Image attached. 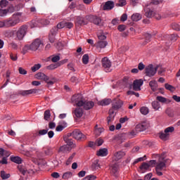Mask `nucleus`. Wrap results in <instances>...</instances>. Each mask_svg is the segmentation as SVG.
<instances>
[{"label":"nucleus","mask_w":180,"mask_h":180,"mask_svg":"<svg viewBox=\"0 0 180 180\" xmlns=\"http://www.w3.org/2000/svg\"><path fill=\"white\" fill-rule=\"evenodd\" d=\"M60 67V63H53L46 67L47 70H56Z\"/></svg>","instance_id":"obj_34"},{"label":"nucleus","mask_w":180,"mask_h":180,"mask_svg":"<svg viewBox=\"0 0 180 180\" xmlns=\"http://www.w3.org/2000/svg\"><path fill=\"white\" fill-rule=\"evenodd\" d=\"M115 8V2L112 1H108L103 6V11H112Z\"/></svg>","instance_id":"obj_15"},{"label":"nucleus","mask_w":180,"mask_h":180,"mask_svg":"<svg viewBox=\"0 0 180 180\" xmlns=\"http://www.w3.org/2000/svg\"><path fill=\"white\" fill-rule=\"evenodd\" d=\"M116 116V113H115V110L110 109L109 110V116L107 117L108 124H110L112 122L115 120V117Z\"/></svg>","instance_id":"obj_18"},{"label":"nucleus","mask_w":180,"mask_h":180,"mask_svg":"<svg viewBox=\"0 0 180 180\" xmlns=\"http://www.w3.org/2000/svg\"><path fill=\"white\" fill-rule=\"evenodd\" d=\"M108 46V41H98L96 44V49H105Z\"/></svg>","instance_id":"obj_23"},{"label":"nucleus","mask_w":180,"mask_h":180,"mask_svg":"<svg viewBox=\"0 0 180 180\" xmlns=\"http://www.w3.org/2000/svg\"><path fill=\"white\" fill-rule=\"evenodd\" d=\"M82 106L84 107V109H85V110H89V109H92V108L95 106V103H94V101H88L84 100L83 101V105Z\"/></svg>","instance_id":"obj_19"},{"label":"nucleus","mask_w":180,"mask_h":180,"mask_svg":"<svg viewBox=\"0 0 180 180\" xmlns=\"http://www.w3.org/2000/svg\"><path fill=\"white\" fill-rule=\"evenodd\" d=\"M84 115V110L82 108H77L73 112L75 119H79Z\"/></svg>","instance_id":"obj_16"},{"label":"nucleus","mask_w":180,"mask_h":180,"mask_svg":"<svg viewBox=\"0 0 180 180\" xmlns=\"http://www.w3.org/2000/svg\"><path fill=\"white\" fill-rule=\"evenodd\" d=\"M63 179H70V178H72V172H66L62 176Z\"/></svg>","instance_id":"obj_32"},{"label":"nucleus","mask_w":180,"mask_h":180,"mask_svg":"<svg viewBox=\"0 0 180 180\" xmlns=\"http://www.w3.org/2000/svg\"><path fill=\"white\" fill-rule=\"evenodd\" d=\"M45 155H53V148H46L44 150Z\"/></svg>","instance_id":"obj_37"},{"label":"nucleus","mask_w":180,"mask_h":180,"mask_svg":"<svg viewBox=\"0 0 180 180\" xmlns=\"http://www.w3.org/2000/svg\"><path fill=\"white\" fill-rule=\"evenodd\" d=\"M143 79H136L133 83L134 91H141V86L143 85Z\"/></svg>","instance_id":"obj_14"},{"label":"nucleus","mask_w":180,"mask_h":180,"mask_svg":"<svg viewBox=\"0 0 180 180\" xmlns=\"http://www.w3.org/2000/svg\"><path fill=\"white\" fill-rule=\"evenodd\" d=\"M49 58L51 60L52 63H58V61H60V56L58 55H53L52 56H50Z\"/></svg>","instance_id":"obj_33"},{"label":"nucleus","mask_w":180,"mask_h":180,"mask_svg":"<svg viewBox=\"0 0 180 180\" xmlns=\"http://www.w3.org/2000/svg\"><path fill=\"white\" fill-rule=\"evenodd\" d=\"M159 137L160 139H161V140L167 141V140H168V139L169 138V134H167L165 131L164 132L159 133Z\"/></svg>","instance_id":"obj_27"},{"label":"nucleus","mask_w":180,"mask_h":180,"mask_svg":"<svg viewBox=\"0 0 180 180\" xmlns=\"http://www.w3.org/2000/svg\"><path fill=\"white\" fill-rule=\"evenodd\" d=\"M127 94L128 95H135V96H136V98H139V96H140V94H139V93H136V92L133 91H127Z\"/></svg>","instance_id":"obj_60"},{"label":"nucleus","mask_w":180,"mask_h":180,"mask_svg":"<svg viewBox=\"0 0 180 180\" xmlns=\"http://www.w3.org/2000/svg\"><path fill=\"white\" fill-rule=\"evenodd\" d=\"M1 178L2 179H8V178H11V174H6V172H5V171L2 170L1 172Z\"/></svg>","instance_id":"obj_35"},{"label":"nucleus","mask_w":180,"mask_h":180,"mask_svg":"<svg viewBox=\"0 0 180 180\" xmlns=\"http://www.w3.org/2000/svg\"><path fill=\"white\" fill-rule=\"evenodd\" d=\"M8 1L6 0H1L0 1V6L1 8H6V6H8Z\"/></svg>","instance_id":"obj_52"},{"label":"nucleus","mask_w":180,"mask_h":180,"mask_svg":"<svg viewBox=\"0 0 180 180\" xmlns=\"http://www.w3.org/2000/svg\"><path fill=\"white\" fill-rule=\"evenodd\" d=\"M56 35H52L51 34H49V39L50 43H54V41L56 40Z\"/></svg>","instance_id":"obj_61"},{"label":"nucleus","mask_w":180,"mask_h":180,"mask_svg":"<svg viewBox=\"0 0 180 180\" xmlns=\"http://www.w3.org/2000/svg\"><path fill=\"white\" fill-rule=\"evenodd\" d=\"M85 101V98L82 96V94H75L72 97V102L75 103L78 106V108H81V106L84 105V101Z\"/></svg>","instance_id":"obj_7"},{"label":"nucleus","mask_w":180,"mask_h":180,"mask_svg":"<svg viewBox=\"0 0 180 180\" xmlns=\"http://www.w3.org/2000/svg\"><path fill=\"white\" fill-rule=\"evenodd\" d=\"M63 140L65 143H66L67 146H68L69 147H71V146H72V147H77V145L74 144L72 139L65 136L63 138Z\"/></svg>","instance_id":"obj_24"},{"label":"nucleus","mask_w":180,"mask_h":180,"mask_svg":"<svg viewBox=\"0 0 180 180\" xmlns=\"http://www.w3.org/2000/svg\"><path fill=\"white\" fill-rule=\"evenodd\" d=\"M20 22V14L18 13L13 14L11 17L4 21H0V27H13V26H16Z\"/></svg>","instance_id":"obj_1"},{"label":"nucleus","mask_w":180,"mask_h":180,"mask_svg":"<svg viewBox=\"0 0 180 180\" xmlns=\"http://www.w3.org/2000/svg\"><path fill=\"white\" fill-rule=\"evenodd\" d=\"M157 70H158V67L154 68V65H149L145 68V74L147 77H154L157 73Z\"/></svg>","instance_id":"obj_11"},{"label":"nucleus","mask_w":180,"mask_h":180,"mask_svg":"<svg viewBox=\"0 0 180 180\" xmlns=\"http://www.w3.org/2000/svg\"><path fill=\"white\" fill-rule=\"evenodd\" d=\"M152 108H153L155 110H158L160 108V103H158V101L152 102Z\"/></svg>","instance_id":"obj_40"},{"label":"nucleus","mask_w":180,"mask_h":180,"mask_svg":"<svg viewBox=\"0 0 180 180\" xmlns=\"http://www.w3.org/2000/svg\"><path fill=\"white\" fill-rule=\"evenodd\" d=\"M82 62L83 64H88V63H89V56H88V54H84L82 57Z\"/></svg>","instance_id":"obj_41"},{"label":"nucleus","mask_w":180,"mask_h":180,"mask_svg":"<svg viewBox=\"0 0 180 180\" xmlns=\"http://www.w3.org/2000/svg\"><path fill=\"white\" fill-rule=\"evenodd\" d=\"M149 86L153 92L158 89V83L155 80H152L149 82Z\"/></svg>","instance_id":"obj_22"},{"label":"nucleus","mask_w":180,"mask_h":180,"mask_svg":"<svg viewBox=\"0 0 180 180\" xmlns=\"http://www.w3.org/2000/svg\"><path fill=\"white\" fill-rule=\"evenodd\" d=\"M167 153L163 152L160 155H158V157L159 158V162L157 164L156 166V169H164V168H165L166 165L165 162H167L165 161V158L167 157Z\"/></svg>","instance_id":"obj_8"},{"label":"nucleus","mask_w":180,"mask_h":180,"mask_svg":"<svg viewBox=\"0 0 180 180\" xmlns=\"http://www.w3.org/2000/svg\"><path fill=\"white\" fill-rule=\"evenodd\" d=\"M91 168L94 170H96V169H99L100 167H99V163L98 162V161L94 162L92 165H91Z\"/></svg>","instance_id":"obj_49"},{"label":"nucleus","mask_w":180,"mask_h":180,"mask_svg":"<svg viewBox=\"0 0 180 180\" xmlns=\"http://www.w3.org/2000/svg\"><path fill=\"white\" fill-rule=\"evenodd\" d=\"M50 116H51L50 111L49 110H46L44 113V119L45 120H49V119H50Z\"/></svg>","instance_id":"obj_42"},{"label":"nucleus","mask_w":180,"mask_h":180,"mask_svg":"<svg viewBox=\"0 0 180 180\" xmlns=\"http://www.w3.org/2000/svg\"><path fill=\"white\" fill-rule=\"evenodd\" d=\"M157 101H158L159 102H161L162 103H165V102H167V99L165 98V97H162L161 96H158L156 97Z\"/></svg>","instance_id":"obj_48"},{"label":"nucleus","mask_w":180,"mask_h":180,"mask_svg":"<svg viewBox=\"0 0 180 180\" xmlns=\"http://www.w3.org/2000/svg\"><path fill=\"white\" fill-rule=\"evenodd\" d=\"M18 171H20V172H21L22 175H26V172H27V169L25 168V166L18 165Z\"/></svg>","instance_id":"obj_36"},{"label":"nucleus","mask_w":180,"mask_h":180,"mask_svg":"<svg viewBox=\"0 0 180 180\" xmlns=\"http://www.w3.org/2000/svg\"><path fill=\"white\" fill-rule=\"evenodd\" d=\"M97 155L98 157H106L108 155V150L106 148L100 149L97 152Z\"/></svg>","instance_id":"obj_26"},{"label":"nucleus","mask_w":180,"mask_h":180,"mask_svg":"<svg viewBox=\"0 0 180 180\" xmlns=\"http://www.w3.org/2000/svg\"><path fill=\"white\" fill-rule=\"evenodd\" d=\"M44 46V44H43V41L39 38H37L32 41L31 44H27L23 47L22 53L25 54V53H27L29 50H31V51H36L39 50V49H41V47Z\"/></svg>","instance_id":"obj_3"},{"label":"nucleus","mask_w":180,"mask_h":180,"mask_svg":"<svg viewBox=\"0 0 180 180\" xmlns=\"http://www.w3.org/2000/svg\"><path fill=\"white\" fill-rule=\"evenodd\" d=\"M112 103V100L110 98H105L98 102V105L101 106H108V105H110Z\"/></svg>","instance_id":"obj_25"},{"label":"nucleus","mask_w":180,"mask_h":180,"mask_svg":"<svg viewBox=\"0 0 180 180\" xmlns=\"http://www.w3.org/2000/svg\"><path fill=\"white\" fill-rule=\"evenodd\" d=\"M60 151L63 153H69V151H71V147L68 145H64L60 148Z\"/></svg>","instance_id":"obj_28"},{"label":"nucleus","mask_w":180,"mask_h":180,"mask_svg":"<svg viewBox=\"0 0 180 180\" xmlns=\"http://www.w3.org/2000/svg\"><path fill=\"white\" fill-rule=\"evenodd\" d=\"M74 27V24L72 22L65 21V27H67L68 29H72V27Z\"/></svg>","instance_id":"obj_53"},{"label":"nucleus","mask_w":180,"mask_h":180,"mask_svg":"<svg viewBox=\"0 0 180 180\" xmlns=\"http://www.w3.org/2000/svg\"><path fill=\"white\" fill-rule=\"evenodd\" d=\"M86 19L91 22V23H94L96 26H103L102 22V18L97 15H87L86 16Z\"/></svg>","instance_id":"obj_10"},{"label":"nucleus","mask_w":180,"mask_h":180,"mask_svg":"<svg viewBox=\"0 0 180 180\" xmlns=\"http://www.w3.org/2000/svg\"><path fill=\"white\" fill-rule=\"evenodd\" d=\"M123 106V101L119 98H114L112 101V110H118Z\"/></svg>","instance_id":"obj_13"},{"label":"nucleus","mask_w":180,"mask_h":180,"mask_svg":"<svg viewBox=\"0 0 180 180\" xmlns=\"http://www.w3.org/2000/svg\"><path fill=\"white\" fill-rule=\"evenodd\" d=\"M140 112L142 115H148V108L147 107H142L140 109Z\"/></svg>","instance_id":"obj_43"},{"label":"nucleus","mask_w":180,"mask_h":180,"mask_svg":"<svg viewBox=\"0 0 180 180\" xmlns=\"http://www.w3.org/2000/svg\"><path fill=\"white\" fill-rule=\"evenodd\" d=\"M131 18L134 22H139V20H141V14L136 13L133 14Z\"/></svg>","instance_id":"obj_30"},{"label":"nucleus","mask_w":180,"mask_h":180,"mask_svg":"<svg viewBox=\"0 0 180 180\" xmlns=\"http://www.w3.org/2000/svg\"><path fill=\"white\" fill-rule=\"evenodd\" d=\"M75 153H72V155L69 157V158L66 161V165H70L72 162V160H74V158L75 157Z\"/></svg>","instance_id":"obj_44"},{"label":"nucleus","mask_w":180,"mask_h":180,"mask_svg":"<svg viewBox=\"0 0 180 180\" xmlns=\"http://www.w3.org/2000/svg\"><path fill=\"white\" fill-rule=\"evenodd\" d=\"M147 129H148V123L143 122L141 124H137L135 129H133L127 134H124V136H126L128 139H133L137 136V133L144 131V130H147Z\"/></svg>","instance_id":"obj_4"},{"label":"nucleus","mask_w":180,"mask_h":180,"mask_svg":"<svg viewBox=\"0 0 180 180\" xmlns=\"http://www.w3.org/2000/svg\"><path fill=\"white\" fill-rule=\"evenodd\" d=\"M125 153L123 151H119V152H116L114 154V160L115 161H119V160H121V158H123V157H124Z\"/></svg>","instance_id":"obj_21"},{"label":"nucleus","mask_w":180,"mask_h":180,"mask_svg":"<svg viewBox=\"0 0 180 180\" xmlns=\"http://www.w3.org/2000/svg\"><path fill=\"white\" fill-rule=\"evenodd\" d=\"M102 132H103V128H98L95 130V133L97 134V136H99V134H101Z\"/></svg>","instance_id":"obj_63"},{"label":"nucleus","mask_w":180,"mask_h":180,"mask_svg":"<svg viewBox=\"0 0 180 180\" xmlns=\"http://www.w3.org/2000/svg\"><path fill=\"white\" fill-rule=\"evenodd\" d=\"M112 174H116L119 171V165L115 163L111 165L110 168Z\"/></svg>","instance_id":"obj_31"},{"label":"nucleus","mask_w":180,"mask_h":180,"mask_svg":"<svg viewBox=\"0 0 180 180\" xmlns=\"http://www.w3.org/2000/svg\"><path fill=\"white\" fill-rule=\"evenodd\" d=\"M57 32H58V28L55 27L51 30V34L56 36Z\"/></svg>","instance_id":"obj_56"},{"label":"nucleus","mask_w":180,"mask_h":180,"mask_svg":"<svg viewBox=\"0 0 180 180\" xmlns=\"http://www.w3.org/2000/svg\"><path fill=\"white\" fill-rule=\"evenodd\" d=\"M10 58L12 60V61H16V60H18V54H10Z\"/></svg>","instance_id":"obj_58"},{"label":"nucleus","mask_w":180,"mask_h":180,"mask_svg":"<svg viewBox=\"0 0 180 180\" xmlns=\"http://www.w3.org/2000/svg\"><path fill=\"white\" fill-rule=\"evenodd\" d=\"M35 78H37V79H41L42 81H45V82L47 83L48 85H54V84L57 82V79L56 77H49L43 72L37 73L35 75Z\"/></svg>","instance_id":"obj_6"},{"label":"nucleus","mask_w":180,"mask_h":180,"mask_svg":"<svg viewBox=\"0 0 180 180\" xmlns=\"http://www.w3.org/2000/svg\"><path fill=\"white\" fill-rule=\"evenodd\" d=\"M151 37H152L151 34H149V33L145 34L146 43H150V41H151Z\"/></svg>","instance_id":"obj_47"},{"label":"nucleus","mask_w":180,"mask_h":180,"mask_svg":"<svg viewBox=\"0 0 180 180\" xmlns=\"http://www.w3.org/2000/svg\"><path fill=\"white\" fill-rule=\"evenodd\" d=\"M143 11L145 13L144 15L145 16H146V18H154L155 16L158 20H160V19H161V15H158V17H157L155 8H154V6H152L151 4L146 5L143 8Z\"/></svg>","instance_id":"obj_5"},{"label":"nucleus","mask_w":180,"mask_h":180,"mask_svg":"<svg viewBox=\"0 0 180 180\" xmlns=\"http://www.w3.org/2000/svg\"><path fill=\"white\" fill-rule=\"evenodd\" d=\"M96 144L99 147L103 144V139H98L96 141Z\"/></svg>","instance_id":"obj_62"},{"label":"nucleus","mask_w":180,"mask_h":180,"mask_svg":"<svg viewBox=\"0 0 180 180\" xmlns=\"http://www.w3.org/2000/svg\"><path fill=\"white\" fill-rule=\"evenodd\" d=\"M11 161H12V162H15V164H22V158L18 156H11Z\"/></svg>","instance_id":"obj_29"},{"label":"nucleus","mask_w":180,"mask_h":180,"mask_svg":"<svg viewBox=\"0 0 180 180\" xmlns=\"http://www.w3.org/2000/svg\"><path fill=\"white\" fill-rule=\"evenodd\" d=\"M40 68H41V65L38 63L34 65L33 67H32L31 70L32 72H36V71H37L38 70H40Z\"/></svg>","instance_id":"obj_39"},{"label":"nucleus","mask_w":180,"mask_h":180,"mask_svg":"<svg viewBox=\"0 0 180 180\" xmlns=\"http://www.w3.org/2000/svg\"><path fill=\"white\" fill-rule=\"evenodd\" d=\"M103 68H104L105 72H110L112 71V69H110V67H112V62L109 60L108 58H103L101 60Z\"/></svg>","instance_id":"obj_12"},{"label":"nucleus","mask_w":180,"mask_h":180,"mask_svg":"<svg viewBox=\"0 0 180 180\" xmlns=\"http://www.w3.org/2000/svg\"><path fill=\"white\" fill-rule=\"evenodd\" d=\"M70 136L73 137V139H75V140L84 141L86 140V136L79 129H75L71 134Z\"/></svg>","instance_id":"obj_9"},{"label":"nucleus","mask_w":180,"mask_h":180,"mask_svg":"<svg viewBox=\"0 0 180 180\" xmlns=\"http://www.w3.org/2000/svg\"><path fill=\"white\" fill-rule=\"evenodd\" d=\"M124 5H126V0H119V2L115 4V6H124Z\"/></svg>","instance_id":"obj_51"},{"label":"nucleus","mask_w":180,"mask_h":180,"mask_svg":"<svg viewBox=\"0 0 180 180\" xmlns=\"http://www.w3.org/2000/svg\"><path fill=\"white\" fill-rule=\"evenodd\" d=\"M58 29H63V27H65V21H62L60 22H59L58 25H57V27H56Z\"/></svg>","instance_id":"obj_54"},{"label":"nucleus","mask_w":180,"mask_h":180,"mask_svg":"<svg viewBox=\"0 0 180 180\" xmlns=\"http://www.w3.org/2000/svg\"><path fill=\"white\" fill-rule=\"evenodd\" d=\"M20 94L22 96H27V95H32V94H37V89H31L30 90H23L20 91Z\"/></svg>","instance_id":"obj_20"},{"label":"nucleus","mask_w":180,"mask_h":180,"mask_svg":"<svg viewBox=\"0 0 180 180\" xmlns=\"http://www.w3.org/2000/svg\"><path fill=\"white\" fill-rule=\"evenodd\" d=\"M172 27L173 30H176L177 32H179V30H180L179 25H178L176 23H173L172 25Z\"/></svg>","instance_id":"obj_55"},{"label":"nucleus","mask_w":180,"mask_h":180,"mask_svg":"<svg viewBox=\"0 0 180 180\" xmlns=\"http://www.w3.org/2000/svg\"><path fill=\"white\" fill-rule=\"evenodd\" d=\"M6 13H8V10L4 9H0V16H5V15H6Z\"/></svg>","instance_id":"obj_64"},{"label":"nucleus","mask_w":180,"mask_h":180,"mask_svg":"<svg viewBox=\"0 0 180 180\" xmlns=\"http://www.w3.org/2000/svg\"><path fill=\"white\" fill-rule=\"evenodd\" d=\"M149 168H150V165L146 162L142 163V165L140 166L141 169H148Z\"/></svg>","instance_id":"obj_50"},{"label":"nucleus","mask_w":180,"mask_h":180,"mask_svg":"<svg viewBox=\"0 0 180 180\" xmlns=\"http://www.w3.org/2000/svg\"><path fill=\"white\" fill-rule=\"evenodd\" d=\"M7 36H12L14 37L15 40H23V37L26 36V33H27V25H22L18 31H6V32Z\"/></svg>","instance_id":"obj_2"},{"label":"nucleus","mask_w":180,"mask_h":180,"mask_svg":"<svg viewBox=\"0 0 180 180\" xmlns=\"http://www.w3.org/2000/svg\"><path fill=\"white\" fill-rule=\"evenodd\" d=\"M165 88L167 91H170V92H174V91H175V88L172 85L169 84L168 83H166L165 84Z\"/></svg>","instance_id":"obj_38"},{"label":"nucleus","mask_w":180,"mask_h":180,"mask_svg":"<svg viewBox=\"0 0 180 180\" xmlns=\"http://www.w3.org/2000/svg\"><path fill=\"white\" fill-rule=\"evenodd\" d=\"M160 4H162V0H151L149 5L153 6V5H160Z\"/></svg>","instance_id":"obj_46"},{"label":"nucleus","mask_w":180,"mask_h":180,"mask_svg":"<svg viewBox=\"0 0 180 180\" xmlns=\"http://www.w3.org/2000/svg\"><path fill=\"white\" fill-rule=\"evenodd\" d=\"M49 132V129H41L39 131V136H44V134H47Z\"/></svg>","instance_id":"obj_57"},{"label":"nucleus","mask_w":180,"mask_h":180,"mask_svg":"<svg viewBox=\"0 0 180 180\" xmlns=\"http://www.w3.org/2000/svg\"><path fill=\"white\" fill-rule=\"evenodd\" d=\"M75 25L76 26H83L84 25H86V20H85V18L81 15L77 16Z\"/></svg>","instance_id":"obj_17"},{"label":"nucleus","mask_w":180,"mask_h":180,"mask_svg":"<svg viewBox=\"0 0 180 180\" xmlns=\"http://www.w3.org/2000/svg\"><path fill=\"white\" fill-rule=\"evenodd\" d=\"M119 32H124V30H126V25H120L117 27Z\"/></svg>","instance_id":"obj_59"},{"label":"nucleus","mask_w":180,"mask_h":180,"mask_svg":"<svg viewBox=\"0 0 180 180\" xmlns=\"http://www.w3.org/2000/svg\"><path fill=\"white\" fill-rule=\"evenodd\" d=\"M175 130L174 127H168L165 129V133L169 134V133H172Z\"/></svg>","instance_id":"obj_45"}]
</instances>
